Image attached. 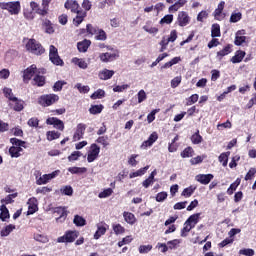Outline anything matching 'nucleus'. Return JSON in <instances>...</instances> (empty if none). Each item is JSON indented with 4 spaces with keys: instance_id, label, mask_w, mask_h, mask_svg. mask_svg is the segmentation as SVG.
I'll return each mask as SVG.
<instances>
[{
    "instance_id": "nucleus-43",
    "label": "nucleus",
    "mask_w": 256,
    "mask_h": 256,
    "mask_svg": "<svg viewBox=\"0 0 256 256\" xmlns=\"http://www.w3.org/2000/svg\"><path fill=\"white\" fill-rule=\"evenodd\" d=\"M4 97L9 99V101H17V97L13 96V90L11 88L3 89Z\"/></svg>"
},
{
    "instance_id": "nucleus-36",
    "label": "nucleus",
    "mask_w": 256,
    "mask_h": 256,
    "mask_svg": "<svg viewBox=\"0 0 256 256\" xmlns=\"http://www.w3.org/2000/svg\"><path fill=\"white\" fill-rule=\"evenodd\" d=\"M68 171L72 175H79V174L87 173V168L74 166V167L68 168Z\"/></svg>"
},
{
    "instance_id": "nucleus-39",
    "label": "nucleus",
    "mask_w": 256,
    "mask_h": 256,
    "mask_svg": "<svg viewBox=\"0 0 256 256\" xmlns=\"http://www.w3.org/2000/svg\"><path fill=\"white\" fill-rule=\"evenodd\" d=\"M211 37H221V26L219 24H213L211 28Z\"/></svg>"
},
{
    "instance_id": "nucleus-60",
    "label": "nucleus",
    "mask_w": 256,
    "mask_h": 256,
    "mask_svg": "<svg viewBox=\"0 0 256 256\" xmlns=\"http://www.w3.org/2000/svg\"><path fill=\"white\" fill-rule=\"evenodd\" d=\"M239 255L254 256L255 250H253L251 248H244V249L239 250Z\"/></svg>"
},
{
    "instance_id": "nucleus-28",
    "label": "nucleus",
    "mask_w": 256,
    "mask_h": 256,
    "mask_svg": "<svg viewBox=\"0 0 256 256\" xmlns=\"http://www.w3.org/2000/svg\"><path fill=\"white\" fill-rule=\"evenodd\" d=\"M123 217L128 225H135V223H137V218L135 217V214L131 212H123Z\"/></svg>"
},
{
    "instance_id": "nucleus-51",
    "label": "nucleus",
    "mask_w": 256,
    "mask_h": 256,
    "mask_svg": "<svg viewBox=\"0 0 256 256\" xmlns=\"http://www.w3.org/2000/svg\"><path fill=\"white\" fill-rule=\"evenodd\" d=\"M173 23V14H168L165 15L161 20H160V25H171Z\"/></svg>"
},
{
    "instance_id": "nucleus-56",
    "label": "nucleus",
    "mask_w": 256,
    "mask_h": 256,
    "mask_svg": "<svg viewBox=\"0 0 256 256\" xmlns=\"http://www.w3.org/2000/svg\"><path fill=\"white\" fill-rule=\"evenodd\" d=\"M111 195H113V189L107 188L104 191L100 192L98 197L100 199H106V197H111Z\"/></svg>"
},
{
    "instance_id": "nucleus-37",
    "label": "nucleus",
    "mask_w": 256,
    "mask_h": 256,
    "mask_svg": "<svg viewBox=\"0 0 256 256\" xmlns=\"http://www.w3.org/2000/svg\"><path fill=\"white\" fill-rule=\"evenodd\" d=\"M143 29L146 31V33H149L150 35H155L159 33V28L152 27L151 22H147L146 25L143 26Z\"/></svg>"
},
{
    "instance_id": "nucleus-29",
    "label": "nucleus",
    "mask_w": 256,
    "mask_h": 256,
    "mask_svg": "<svg viewBox=\"0 0 256 256\" xmlns=\"http://www.w3.org/2000/svg\"><path fill=\"white\" fill-rule=\"evenodd\" d=\"M0 219L1 221L5 222L7 221V219H9L11 217V215L9 214V209L7 208V206H5V204H2L0 206Z\"/></svg>"
},
{
    "instance_id": "nucleus-41",
    "label": "nucleus",
    "mask_w": 256,
    "mask_h": 256,
    "mask_svg": "<svg viewBox=\"0 0 256 256\" xmlns=\"http://www.w3.org/2000/svg\"><path fill=\"white\" fill-rule=\"evenodd\" d=\"M191 142L193 145H199V143H203V136L199 134V130L191 136Z\"/></svg>"
},
{
    "instance_id": "nucleus-49",
    "label": "nucleus",
    "mask_w": 256,
    "mask_h": 256,
    "mask_svg": "<svg viewBox=\"0 0 256 256\" xmlns=\"http://www.w3.org/2000/svg\"><path fill=\"white\" fill-rule=\"evenodd\" d=\"M103 97H105V91L103 89H98L90 96V99H103Z\"/></svg>"
},
{
    "instance_id": "nucleus-48",
    "label": "nucleus",
    "mask_w": 256,
    "mask_h": 256,
    "mask_svg": "<svg viewBox=\"0 0 256 256\" xmlns=\"http://www.w3.org/2000/svg\"><path fill=\"white\" fill-rule=\"evenodd\" d=\"M153 249V245L148 244V245H140L138 248V251L141 255H145L149 253Z\"/></svg>"
},
{
    "instance_id": "nucleus-26",
    "label": "nucleus",
    "mask_w": 256,
    "mask_h": 256,
    "mask_svg": "<svg viewBox=\"0 0 256 256\" xmlns=\"http://www.w3.org/2000/svg\"><path fill=\"white\" fill-rule=\"evenodd\" d=\"M42 27L45 29V33H48V35H53V33H55V28H53V23H51V20L49 19L43 20Z\"/></svg>"
},
{
    "instance_id": "nucleus-62",
    "label": "nucleus",
    "mask_w": 256,
    "mask_h": 256,
    "mask_svg": "<svg viewBox=\"0 0 256 256\" xmlns=\"http://www.w3.org/2000/svg\"><path fill=\"white\" fill-rule=\"evenodd\" d=\"M83 153L80 151H74L70 156H68V161H78L79 157H81Z\"/></svg>"
},
{
    "instance_id": "nucleus-34",
    "label": "nucleus",
    "mask_w": 256,
    "mask_h": 256,
    "mask_svg": "<svg viewBox=\"0 0 256 256\" xmlns=\"http://www.w3.org/2000/svg\"><path fill=\"white\" fill-rule=\"evenodd\" d=\"M15 229H16L15 225L9 224L1 230L0 235L1 237H8V235H10L11 232L15 231Z\"/></svg>"
},
{
    "instance_id": "nucleus-2",
    "label": "nucleus",
    "mask_w": 256,
    "mask_h": 256,
    "mask_svg": "<svg viewBox=\"0 0 256 256\" xmlns=\"http://www.w3.org/2000/svg\"><path fill=\"white\" fill-rule=\"evenodd\" d=\"M52 0H42V8L39 7V4L35 1L30 2V7L37 15L41 17H46L49 15V5H51Z\"/></svg>"
},
{
    "instance_id": "nucleus-46",
    "label": "nucleus",
    "mask_w": 256,
    "mask_h": 256,
    "mask_svg": "<svg viewBox=\"0 0 256 256\" xmlns=\"http://www.w3.org/2000/svg\"><path fill=\"white\" fill-rule=\"evenodd\" d=\"M14 104V111H23L24 109V103L23 100H19L17 97H16V100H12Z\"/></svg>"
},
{
    "instance_id": "nucleus-64",
    "label": "nucleus",
    "mask_w": 256,
    "mask_h": 256,
    "mask_svg": "<svg viewBox=\"0 0 256 256\" xmlns=\"http://www.w3.org/2000/svg\"><path fill=\"white\" fill-rule=\"evenodd\" d=\"M27 124H28L29 127L37 128V127H39V118H37V117L30 118L28 120Z\"/></svg>"
},
{
    "instance_id": "nucleus-20",
    "label": "nucleus",
    "mask_w": 256,
    "mask_h": 256,
    "mask_svg": "<svg viewBox=\"0 0 256 256\" xmlns=\"http://www.w3.org/2000/svg\"><path fill=\"white\" fill-rule=\"evenodd\" d=\"M65 9L71 11V13H75L77 10L81 8L79 2L77 0H67L64 4Z\"/></svg>"
},
{
    "instance_id": "nucleus-23",
    "label": "nucleus",
    "mask_w": 256,
    "mask_h": 256,
    "mask_svg": "<svg viewBox=\"0 0 256 256\" xmlns=\"http://www.w3.org/2000/svg\"><path fill=\"white\" fill-rule=\"evenodd\" d=\"M56 215H59V217L56 218L57 223L65 221L67 219V210L63 207H57L54 211Z\"/></svg>"
},
{
    "instance_id": "nucleus-58",
    "label": "nucleus",
    "mask_w": 256,
    "mask_h": 256,
    "mask_svg": "<svg viewBox=\"0 0 256 256\" xmlns=\"http://www.w3.org/2000/svg\"><path fill=\"white\" fill-rule=\"evenodd\" d=\"M113 231L115 235H123L125 233V227H123L121 224L113 225Z\"/></svg>"
},
{
    "instance_id": "nucleus-13",
    "label": "nucleus",
    "mask_w": 256,
    "mask_h": 256,
    "mask_svg": "<svg viewBox=\"0 0 256 256\" xmlns=\"http://www.w3.org/2000/svg\"><path fill=\"white\" fill-rule=\"evenodd\" d=\"M178 25L180 27H187V25H189V23L191 22V18L189 17V14L185 11H181L178 13Z\"/></svg>"
},
{
    "instance_id": "nucleus-5",
    "label": "nucleus",
    "mask_w": 256,
    "mask_h": 256,
    "mask_svg": "<svg viewBox=\"0 0 256 256\" xmlns=\"http://www.w3.org/2000/svg\"><path fill=\"white\" fill-rule=\"evenodd\" d=\"M79 235L77 230H67L63 236L57 238V243H75Z\"/></svg>"
},
{
    "instance_id": "nucleus-21",
    "label": "nucleus",
    "mask_w": 256,
    "mask_h": 256,
    "mask_svg": "<svg viewBox=\"0 0 256 256\" xmlns=\"http://www.w3.org/2000/svg\"><path fill=\"white\" fill-rule=\"evenodd\" d=\"M247 55V53L243 50H237L235 52V55L230 59L231 63L237 64V63H241V61H243V59H245V56Z\"/></svg>"
},
{
    "instance_id": "nucleus-1",
    "label": "nucleus",
    "mask_w": 256,
    "mask_h": 256,
    "mask_svg": "<svg viewBox=\"0 0 256 256\" xmlns=\"http://www.w3.org/2000/svg\"><path fill=\"white\" fill-rule=\"evenodd\" d=\"M25 49L26 51H28V53H32V55H43V53H45V48L43 47V45H41V43H39L37 40L31 38L28 40V42L25 45Z\"/></svg>"
},
{
    "instance_id": "nucleus-45",
    "label": "nucleus",
    "mask_w": 256,
    "mask_h": 256,
    "mask_svg": "<svg viewBox=\"0 0 256 256\" xmlns=\"http://www.w3.org/2000/svg\"><path fill=\"white\" fill-rule=\"evenodd\" d=\"M46 135L48 141H55V139H59V137H61V133L55 130L48 131Z\"/></svg>"
},
{
    "instance_id": "nucleus-31",
    "label": "nucleus",
    "mask_w": 256,
    "mask_h": 256,
    "mask_svg": "<svg viewBox=\"0 0 256 256\" xmlns=\"http://www.w3.org/2000/svg\"><path fill=\"white\" fill-rule=\"evenodd\" d=\"M113 75H115V71L107 70V69H105V70H103L102 72L99 73V77L103 81H107L108 79H111V77H113Z\"/></svg>"
},
{
    "instance_id": "nucleus-9",
    "label": "nucleus",
    "mask_w": 256,
    "mask_h": 256,
    "mask_svg": "<svg viewBox=\"0 0 256 256\" xmlns=\"http://www.w3.org/2000/svg\"><path fill=\"white\" fill-rule=\"evenodd\" d=\"M59 175V170H56L50 174L42 175L38 180H36V185H47L51 179H55Z\"/></svg>"
},
{
    "instance_id": "nucleus-24",
    "label": "nucleus",
    "mask_w": 256,
    "mask_h": 256,
    "mask_svg": "<svg viewBox=\"0 0 256 256\" xmlns=\"http://www.w3.org/2000/svg\"><path fill=\"white\" fill-rule=\"evenodd\" d=\"M199 219H201V213H196L189 216V218L185 222L189 224L192 229H195V225L199 223Z\"/></svg>"
},
{
    "instance_id": "nucleus-27",
    "label": "nucleus",
    "mask_w": 256,
    "mask_h": 256,
    "mask_svg": "<svg viewBox=\"0 0 256 256\" xmlns=\"http://www.w3.org/2000/svg\"><path fill=\"white\" fill-rule=\"evenodd\" d=\"M10 143L12 144V145H15L16 146V151L18 152V153H21V151H23V148H21V147H26L25 145H26V142L25 141H23V140H20V139H17V138H11L10 139Z\"/></svg>"
},
{
    "instance_id": "nucleus-55",
    "label": "nucleus",
    "mask_w": 256,
    "mask_h": 256,
    "mask_svg": "<svg viewBox=\"0 0 256 256\" xmlns=\"http://www.w3.org/2000/svg\"><path fill=\"white\" fill-rule=\"evenodd\" d=\"M51 191H53V188L47 186L39 187L36 189V193L40 195H47V193H51Z\"/></svg>"
},
{
    "instance_id": "nucleus-32",
    "label": "nucleus",
    "mask_w": 256,
    "mask_h": 256,
    "mask_svg": "<svg viewBox=\"0 0 256 256\" xmlns=\"http://www.w3.org/2000/svg\"><path fill=\"white\" fill-rule=\"evenodd\" d=\"M196 190H197V186L191 185L182 191L181 196L185 198H189L191 197V195L195 193Z\"/></svg>"
},
{
    "instance_id": "nucleus-15",
    "label": "nucleus",
    "mask_w": 256,
    "mask_h": 256,
    "mask_svg": "<svg viewBox=\"0 0 256 256\" xmlns=\"http://www.w3.org/2000/svg\"><path fill=\"white\" fill-rule=\"evenodd\" d=\"M74 13H76V17L73 19V24L75 27H79L83 21H85V17H87V11H84L80 8Z\"/></svg>"
},
{
    "instance_id": "nucleus-44",
    "label": "nucleus",
    "mask_w": 256,
    "mask_h": 256,
    "mask_svg": "<svg viewBox=\"0 0 256 256\" xmlns=\"http://www.w3.org/2000/svg\"><path fill=\"white\" fill-rule=\"evenodd\" d=\"M96 41H107V33L105 30L99 28L95 36Z\"/></svg>"
},
{
    "instance_id": "nucleus-19",
    "label": "nucleus",
    "mask_w": 256,
    "mask_h": 256,
    "mask_svg": "<svg viewBox=\"0 0 256 256\" xmlns=\"http://www.w3.org/2000/svg\"><path fill=\"white\" fill-rule=\"evenodd\" d=\"M100 60L103 63H109V61H115V59L119 58V52H115V53H102L100 54Z\"/></svg>"
},
{
    "instance_id": "nucleus-38",
    "label": "nucleus",
    "mask_w": 256,
    "mask_h": 256,
    "mask_svg": "<svg viewBox=\"0 0 256 256\" xmlns=\"http://www.w3.org/2000/svg\"><path fill=\"white\" fill-rule=\"evenodd\" d=\"M229 155H231V152H224L221 153L218 157V161L222 163L223 167H227V163L229 162Z\"/></svg>"
},
{
    "instance_id": "nucleus-17",
    "label": "nucleus",
    "mask_w": 256,
    "mask_h": 256,
    "mask_svg": "<svg viewBox=\"0 0 256 256\" xmlns=\"http://www.w3.org/2000/svg\"><path fill=\"white\" fill-rule=\"evenodd\" d=\"M243 35H245V30H238L236 32L234 40V45H236V47H241V45L247 41V36Z\"/></svg>"
},
{
    "instance_id": "nucleus-40",
    "label": "nucleus",
    "mask_w": 256,
    "mask_h": 256,
    "mask_svg": "<svg viewBox=\"0 0 256 256\" xmlns=\"http://www.w3.org/2000/svg\"><path fill=\"white\" fill-rule=\"evenodd\" d=\"M96 143H99L101 146H103L104 149L109 147V136H99L96 139Z\"/></svg>"
},
{
    "instance_id": "nucleus-42",
    "label": "nucleus",
    "mask_w": 256,
    "mask_h": 256,
    "mask_svg": "<svg viewBox=\"0 0 256 256\" xmlns=\"http://www.w3.org/2000/svg\"><path fill=\"white\" fill-rule=\"evenodd\" d=\"M72 63H74V65H78L80 69H87L88 67L87 62L81 58H73Z\"/></svg>"
},
{
    "instance_id": "nucleus-54",
    "label": "nucleus",
    "mask_w": 256,
    "mask_h": 256,
    "mask_svg": "<svg viewBox=\"0 0 256 256\" xmlns=\"http://www.w3.org/2000/svg\"><path fill=\"white\" fill-rule=\"evenodd\" d=\"M60 192L62 193V195H67L68 197H71V195H73V187L69 185L64 186L60 189Z\"/></svg>"
},
{
    "instance_id": "nucleus-59",
    "label": "nucleus",
    "mask_w": 256,
    "mask_h": 256,
    "mask_svg": "<svg viewBox=\"0 0 256 256\" xmlns=\"http://www.w3.org/2000/svg\"><path fill=\"white\" fill-rule=\"evenodd\" d=\"M33 11L35 10H24L23 15L25 19H27L28 21H33L35 19V12Z\"/></svg>"
},
{
    "instance_id": "nucleus-14",
    "label": "nucleus",
    "mask_w": 256,
    "mask_h": 256,
    "mask_svg": "<svg viewBox=\"0 0 256 256\" xmlns=\"http://www.w3.org/2000/svg\"><path fill=\"white\" fill-rule=\"evenodd\" d=\"M230 53H233V44H227L224 46L223 49L216 53V57L218 61H223V57H227V55H230Z\"/></svg>"
},
{
    "instance_id": "nucleus-33",
    "label": "nucleus",
    "mask_w": 256,
    "mask_h": 256,
    "mask_svg": "<svg viewBox=\"0 0 256 256\" xmlns=\"http://www.w3.org/2000/svg\"><path fill=\"white\" fill-rule=\"evenodd\" d=\"M73 223L74 225H76V227H85V225H87V220H85L83 216L75 215L73 219Z\"/></svg>"
},
{
    "instance_id": "nucleus-61",
    "label": "nucleus",
    "mask_w": 256,
    "mask_h": 256,
    "mask_svg": "<svg viewBox=\"0 0 256 256\" xmlns=\"http://www.w3.org/2000/svg\"><path fill=\"white\" fill-rule=\"evenodd\" d=\"M75 89H78L79 93H89L91 91V88L89 86H83L81 83H77L75 85Z\"/></svg>"
},
{
    "instance_id": "nucleus-52",
    "label": "nucleus",
    "mask_w": 256,
    "mask_h": 256,
    "mask_svg": "<svg viewBox=\"0 0 256 256\" xmlns=\"http://www.w3.org/2000/svg\"><path fill=\"white\" fill-rule=\"evenodd\" d=\"M86 31L89 35H97L99 28L97 26H94L93 24H87Z\"/></svg>"
},
{
    "instance_id": "nucleus-4",
    "label": "nucleus",
    "mask_w": 256,
    "mask_h": 256,
    "mask_svg": "<svg viewBox=\"0 0 256 256\" xmlns=\"http://www.w3.org/2000/svg\"><path fill=\"white\" fill-rule=\"evenodd\" d=\"M57 101H59V95L44 94L38 98V105H41V107H51V105H55Z\"/></svg>"
},
{
    "instance_id": "nucleus-53",
    "label": "nucleus",
    "mask_w": 256,
    "mask_h": 256,
    "mask_svg": "<svg viewBox=\"0 0 256 256\" xmlns=\"http://www.w3.org/2000/svg\"><path fill=\"white\" fill-rule=\"evenodd\" d=\"M199 101V94H192L188 99H186V105L191 106L194 105V103H197Z\"/></svg>"
},
{
    "instance_id": "nucleus-63",
    "label": "nucleus",
    "mask_w": 256,
    "mask_h": 256,
    "mask_svg": "<svg viewBox=\"0 0 256 256\" xmlns=\"http://www.w3.org/2000/svg\"><path fill=\"white\" fill-rule=\"evenodd\" d=\"M167 197H168L167 192H165V191L159 192L156 195V201H157V203H163V201H165V199H167Z\"/></svg>"
},
{
    "instance_id": "nucleus-25",
    "label": "nucleus",
    "mask_w": 256,
    "mask_h": 256,
    "mask_svg": "<svg viewBox=\"0 0 256 256\" xmlns=\"http://www.w3.org/2000/svg\"><path fill=\"white\" fill-rule=\"evenodd\" d=\"M91 47V40L84 39L77 43V49L80 53H87V49Z\"/></svg>"
},
{
    "instance_id": "nucleus-50",
    "label": "nucleus",
    "mask_w": 256,
    "mask_h": 256,
    "mask_svg": "<svg viewBox=\"0 0 256 256\" xmlns=\"http://www.w3.org/2000/svg\"><path fill=\"white\" fill-rule=\"evenodd\" d=\"M243 19V14L241 12L232 13L230 16V23H239Z\"/></svg>"
},
{
    "instance_id": "nucleus-35",
    "label": "nucleus",
    "mask_w": 256,
    "mask_h": 256,
    "mask_svg": "<svg viewBox=\"0 0 256 256\" xmlns=\"http://www.w3.org/2000/svg\"><path fill=\"white\" fill-rule=\"evenodd\" d=\"M103 109H105V107L102 104L99 105H92L89 108V113L91 115H99V113H102Z\"/></svg>"
},
{
    "instance_id": "nucleus-3",
    "label": "nucleus",
    "mask_w": 256,
    "mask_h": 256,
    "mask_svg": "<svg viewBox=\"0 0 256 256\" xmlns=\"http://www.w3.org/2000/svg\"><path fill=\"white\" fill-rule=\"evenodd\" d=\"M0 9L8 11L10 15H19V13H21V2L19 1L1 2Z\"/></svg>"
},
{
    "instance_id": "nucleus-8",
    "label": "nucleus",
    "mask_w": 256,
    "mask_h": 256,
    "mask_svg": "<svg viewBox=\"0 0 256 256\" xmlns=\"http://www.w3.org/2000/svg\"><path fill=\"white\" fill-rule=\"evenodd\" d=\"M37 71V66L35 64H32L30 67L26 68L23 71V83H29L31 79H33L35 73Z\"/></svg>"
},
{
    "instance_id": "nucleus-16",
    "label": "nucleus",
    "mask_w": 256,
    "mask_h": 256,
    "mask_svg": "<svg viewBox=\"0 0 256 256\" xmlns=\"http://www.w3.org/2000/svg\"><path fill=\"white\" fill-rule=\"evenodd\" d=\"M215 176L213 174H198L196 176V181L201 183V185H209L213 181Z\"/></svg>"
},
{
    "instance_id": "nucleus-10",
    "label": "nucleus",
    "mask_w": 256,
    "mask_h": 256,
    "mask_svg": "<svg viewBox=\"0 0 256 256\" xmlns=\"http://www.w3.org/2000/svg\"><path fill=\"white\" fill-rule=\"evenodd\" d=\"M223 9H225V1H221L213 12V16L216 21H223V19H225L226 14L223 13Z\"/></svg>"
},
{
    "instance_id": "nucleus-22",
    "label": "nucleus",
    "mask_w": 256,
    "mask_h": 256,
    "mask_svg": "<svg viewBox=\"0 0 256 256\" xmlns=\"http://www.w3.org/2000/svg\"><path fill=\"white\" fill-rule=\"evenodd\" d=\"M45 83H47V78L43 75L36 74L33 78L32 85H36V87H45Z\"/></svg>"
},
{
    "instance_id": "nucleus-47",
    "label": "nucleus",
    "mask_w": 256,
    "mask_h": 256,
    "mask_svg": "<svg viewBox=\"0 0 256 256\" xmlns=\"http://www.w3.org/2000/svg\"><path fill=\"white\" fill-rule=\"evenodd\" d=\"M194 150L192 147H186L182 152H181V157L183 159H187L188 157H193Z\"/></svg>"
},
{
    "instance_id": "nucleus-11",
    "label": "nucleus",
    "mask_w": 256,
    "mask_h": 256,
    "mask_svg": "<svg viewBox=\"0 0 256 256\" xmlns=\"http://www.w3.org/2000/svg\"><path fill=\"white\" fill-rule=\"evenodd\" d=\"M87 129V125L84 123L77 124L76 131L73 135V141H81L83 139V135H85V131Z\"/></svg>"
},
{
    "instance_id": "nucleus-30",
    "label": "nucleus",
    "mask_w": 256,
    "mask_h": 256,
    "mask_svg": "<svg viewBox=\"0 0 256 256\" xmlns=\"http://www.w3.org/2000/svg\"><path fill=\"white\" fill-rule=\"evenodd\" d=\"M147 171H149V165H147L143 168H140L136 172H131L129 174V177H130V179H135V177H141V176L145 175V173H147Z\"/></svg>"
},
{
    "instance_id": "nucleus-12",
    "label": "nucleus",
    "mask_w": 256,
    "mask_h": 256,
    "mask_svg": "<svg viewBox=\"0 0 256 256\" xmlns=\"http://www.w3.org/2000/svg\"><path fill=\"white\" fill-rule=\"evenodd\" d=\"M107 229H109V225H107V223L105 222H100L97 224V230L94 234V239H101V237H103V235H105L107 233Z\"/></svg>"
},
{
    "instance_id": "nucleus-18",
    "label": "nucleus",
    "mask_w": 256,
    "mask_h": 256,
    "mask_svg": "<svg viewBox=\"0 0 256 256\" xmlns=\"http://www.w3.org/2000/svg\"><path fill=\"white\" fill-rule=\"evenodd\" d=\"M159 139V134L157 132H152L147 140H145L142 145L141 149H147V147H152L153 143Z\"/></svg>"
},
{
    "instance_id": "nucleus-57",
    "label": "nucleus",
    "mask_w": 256,
    "mask_h": 256,
    "mask_svg": "<svg viewBox=\"0 0 256 256\" xmlns=\"http://www.w3.org/2000/svg\"><path fill=\"white\" fill-rule=\"evenodd\" d=\"M191 229H193L192 226L185 222L184 227L181 229V237H187Z\"/></svg>"
},
{
    "instance_id": "nucleus-6",
    "label": "nucleus",
    "mask_w": 256,
    "mask_h": 256,
    "mask_svg": "<svg viewBox=\"0 0 256 256\" xmlns=\"http://www.w3.org/2000/svg\"><path fill=\"white\" fill-rule=\"evenodd\" d=\"M49 59L53 65L61 66L63 67L64 62L61 57H59V51L57 50V47L54 45H50V50H49Z\"/></svg>"
},
{
    "instance_id": "nucleus-7",
    "label": "nucleus",
    "mask_w": 256,
    "mask_h": 256,
    "mask_svg": "<svg viewBox=\"0 0 256 256\" xmlns=\"http://www.w3.org/2000/svg\"><path fill=\"white\" fill-rule=\"evenodd\" d=\"M99 153H101V147L95 143L91 144L87 155L88 163H93L99 157Z\"/></svg>"
}]
</instances>
